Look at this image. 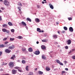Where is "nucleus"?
I'll use <instances>...</instances> for the list:
<instances>
[{
	"mask_svg": "<svg viewBox=\"0 0 75 75\" xmlns=\"http://www.w3.org/2000/svg\"><path fill=\"white\" fill-rule=\"evenodd\" d=\"M15 48V46L14 45H12L11 46H9L8 48L10 50H13Z\"/></svg>",
	"mask_w": 75,
	"mask_h": 75,
	"instance_id": "423d86ee",
	"label": "nucleus"
},
{
	"mask_svg": "<svg viewBox=\"0 0 75 75\" xmlns=\"http://www.w3.org/2000/svg\"><path fill=\"white\" fill-rule=\"evenodd\" d=\"M35 21H36V22H38V23H39L40 22V19L38 18H36L35 19Z\"/></svg>",
	"mask_w": 75,
	"mask_h": 75,
	"instance_id": "4468645a",
	"label": "nucleus"
},
{
	"mask_svg": "<svg viewBox=\"0 0 75 75\" xmlns=\"http://www.w3.org/2000/svg\"><path fill=\"white\" fill-rule=\"evenodd\" d=\"M22 50L23 51H25V49H24L23 48L22 49Z\"/></svg>",
	"mask_w": 75,
	"mask_h": 75,
	"instance_id": "79ce46f5",
	"label": "nucleus"
},
{
	"mask_svg": "<svg viewBox=\"0 0 75 75\" xmlns=\"http://www.w3.org/2000/svg\"><path fill=\"white\" fill-rule=\"evenodd\" d=\"M7 39V38H5L3 39L4 41H6Z\"/></svg>",
	"mask_w": 75,
	"mask_h": 75,
	"instance_id": "72a5a7b5",
	"label": "nucleus"
},
{
	"mask_svg": "<svg viewBox=\"0 0 75 75\" xmlns=\"http://www.w3.org/2000/svg\"><path fill=\"white\" fill-rule=\"evenodd\" d=\"M7 25L6 24H4L3 25V27H5L6 28H7Z\"/></svg>",
	"mask_w": 75,
	"mask_h": 75,
	"instance_id": "a878e982",
	"label": "nucleus"
},
{
	"mask_svg": "<svg viewBox=\"0 0 75 75\" xmlns=\"http://www.w3.org/2000/svg\"><path fill=\"white\" fill-rule=\"evenodd\" d=\"M72 58H73L74 59H75V56H74L72 57Z\"/></svg>",
	"mask_w": 75,
	"mask_h": 75,
	"instance_id": "49530a36",
	"label": "nucleus"
},
{
	"mask_svg": "<svg viewBox=\"0 0 75 75\" xmlns=\"http://www.w3.org/2000/svg\"><path fill=\"white\" fill-rule=\"evenodd\" d=\"M21 24L23 25L24 26H26L27 24L25 23L24 22L22 21L21 22Z\"/></svg>",
	"mask_w": 75,
	"mask_h": 75,
	"instance_id": "ddd939ff",
	"label": "nucleus"
},
{
	"mask_svg": "<svg viewBox=\"0 0 75 75\" xmlns=\"http://www.w3.org/2000/svg\"><path fill=\"white\" fill-rule=\"evenodd\" d=\"M47 39H45L43 40H42V41L43 42H46L47 41Z\"/></svg>",
	"mask_w": 75,
	"mask_h": 75,
	"instance_id": "412c9836",
	"label": "nucleus"
},
{
	"mask_svg": "<svg viewBox=\"0 0 75 75\" xmlns=\"http://www.w3.org/2000/svg\"><path fill=\"white\" fill-rule=\"evenodd\" d=\"M65 48V49H68V46H66Z\"/></svg>",
	"mask_w": 75,
	"mask_h": 75,
	"instance_id": "a18cd8bd",
	"label": "nucleus"
},
{
	"mask_svg": "<svg viewBox=\"0 0 75 75\" xmlns=\"http://www.w3.org/2000/svg\"><path fill=\"white\" fill-rule=\"evenodd\" d=\"M1 9H2V10H4V8L2 7L1 8Z\"/></svg>",
	"mask_w": 75,
	"mask_h": 75,
	"instance_id": "052dcab7",
	"label": "nucleus"
},
{
	"mask_svg": "<svg viewBox=\"0 0 75 75\" xmlns=\"http://www.w3.org/2000/svg\"><path fill=\"white\" fill-rule=\"evenodd\" d=\"M18 38L19 39H22V38H23L22 37V36H18Z\"/></svg>",
	"mask_w": 75,
	"mask_h": 75,
	"instance_id": "cd10ccee",
	"label": "nucleus"
},
{
	"mask_svg": "<svg viewBox=\"0 0 75 75\" xmlns=\"http://www.w3.org/2000/svg\"><path fill=\"white\" fill-rule=\"evenodd\" d=\"M65 33V31H62V33Z\"/></svg>",
	"mask_w": 75,
	"mask_h": 75,
	"instance_id": "13d9d810",
	"label": "nucleus"
},
{
	"mask_svg": "<svg viewBox=\"0 0 75 75\" xmlns=\"http://www.w3.org/2000/svg\"><path fill=\"white\" fill-rule=\"evenodd\" d=\"M14 69H17V70H18V71H19V72H21V67H14Z\"/></svg>",
	"mask_w": 75,
	"mask_h": 75,
	"instance_id": "7ed1b4c3",
	"label": "nucleus"
},
{
	"mask_svg": "<svg viewBox=\"0 0 75 75\" xmlns=\"http://www.w3.org/2000/svg\"><path fill=\"white\" fill-rule=\"evenodd\" d=\"M8 42H4V44H8Z\"/></svg>",
	"mask_w": 75,
	"mask_h": 75,
	"instance_id": "c03bdc74",
	"label": "nucleus"
},
{
	"mask_svg": "<svg viewBox=\"0 0 75 75\" xmlns=\"http://www.w3.org/2000/svg\"><path fill=\"white\" fill-rule=\"evenodd\" d=\"M11 32H12V33H13L14 32V29H11Z\"/></svg>",
	"mask_w": 75,
	"mask_h": 75,
	"instance_id": "58836bf2",
	"label": "nucleus"
},
{
	"mask_svg": "<svg viewBox=\"0 0 75 75\" xmlns=\"http://www.w3.org/2000/svg\"><path fill=\"white\" fill-rule=\"evenodd\" d=\"M42 4H44L45 3V2L44 1H42Z\"/></svg>",
	"mask_w": 75,
	"mask_h": 75,
	"instance_id": "6e6d98bb",
	"label": "nucleus"
},
{
	"mask_svg": "<svg viewBox=\"0 0 75 75\" xmlns=\"http://www.w3.org/2000/svg\"><path fill=\"white\" fill-rule=\"evenodd\" d=\"M56 24H58V22H56Z\"/></svg>",
	"mask_w": 75,
	"mask_h": 75,
	"instance_id": "338daca9",
	"label": "nucleus"
},
{
	"mask_svg": "<svg viewBox=\"0 0 75 75\" xmlns=\"http://www.w3.org/2000/svg\"><path fill=\"white\" fill-rule=\"evenodd\" d=\"M7 64V63L4 64L3 65H6Z\"/></svg>",
	"mask_w": 75,
	"mask_h": 75,
	"instance_id": "e2e57ef3",
	"label": "nucleus"
},
{
	"mask_svg": "<svg viewBox=\"0 0 75 75\" xmlns=\"http://www.w3.org/2000/svg\"><path fill=\"white\" fill-rule=\"evenodd\" d=\"M72 52V51L71 50L69 52V54H71V52Z\"/></svg>",
	"mask_w": 75,
	"mask_h": 75,
	"instance_id": "5fc2aeb1",
	"label": "nucleus"
},
{
	"mask_svg": "<svg viewBox=\"0 0 75 75\" xmlns=\"http://www.w3.org/2000/svg\"><path fill=\"white\" fill-rule=\"evenodd\" d=\"M42 58L43 59H46V57L45 55H42Z\"/></svg>",
	"mask_w": 75,
	"mask_h": 75,
	"instance_id": "f3484780",
	"label": "nucleus"
},
{
	"mask_svg": "<svg viewBox=\"0 0 75 75\" xmlns=\"http://www.w3.org/2000/svg\"><path fill=\"white\" fill-rule=\"evenodd\" d=\"M0 71H3V69H0Z\"/></svg>",
	"mask_w": 75,
	"mask_h": 75,
	"instance_id": "de8ad7c7",
	"label": "nucleus"
},
{
	"mask_svg": "<svg viewBox=\"0 0 75 75\" xmlns=\"http://www.w3.org/2000/svg\"><path fill=\"white\" fill-rule=\"evenodd\" d=\"M12 73L13 74H17V70L14 69H13L12 70Z\"/></svg>",
	"mask_w": 75,
	"mask_h": 75,
	"instance_id": "39448f33",
	"label": "nucleus"
},
{
	"mask_svg": "<svg viewBox=\"0 0 75 75\" xmlns=\"http://www.w3.org/2000/svg\"><path fill=\"white\" fill-rule=\"evenodd\" d=\"M4 47V45L3 44L0 45V48H3Z\"/></svg>",
	"mask_w": 75,
	"mask_h": 75,
	"instance_id": "bb28decb",
	"label": "nucleus"
},
{
	"mask_svg": "<svg viewBox=\"0 0 75 75\" xmlns=\"http://www.w3.org/2000/svg\"><path fill=\"white\" fill-rule=\"evenodd\" d=\"M57 33H58V34H59V33H60V32L59 31H58Z\"/></svg>",
	"mask_w": 75,
	"mask_h": 75,
	"instance_id": "bf43d9fd",
	"label": "nucleus"
},
{
	"mask_svg": "<svg viewBox=\"0 0 75 75\" xmlns=\"http://www.w3.org/2000/svg\"><path fill=\"white\" fill-rule=\"evenodd\" d=\"M41 32H42V33H43L44 32V31L42 30V31H41Z\"/></svg>",
	"mask_w": 75,
	"mask_h": 75,
	"instance_id": "0e129e2a",
	"label": "nucleus"
},
{
	"mask_svg": "<svg viewBox=\"0 0 75 75\" xmlns=\"http://www.w3.org/2000/svg\"><path fill=\"white\" fill-rule=\"evenodd\" d=\"M50 68L48 67H46V71H50Z\"/></svg>",
	"mask_w": 75,
	"mask_h": 75,
	"instance_id": "aec40b11",
	"label": "nucleus"
},
{
	"mask_svg": "<svg viewBox=\"0 0 75 75\" xmlns=\"http://www.w3.org/2000/svg\"><path fill=\"white\" fill-rule=\"evenodd\" d=\"M8 24L9 25H10V26H12V25H13V24H12V23H11V22H8Z\"/></svg>",
	"mask_w": 75,
	"mask_h": 75,
	"instance_id": "4be33fe9",
	"label": "nucleus"
},
{
	"mask_svg": "<svg viewBox=\"0 0 75 75\" xmlns=\"http://www.w3.org/2000/svg\"><path fill=\"white\" fill-rule=\"evenodd\" d=\"M8 65L11 68H13L14 67V62H11L9 63Z\"/></svg>",
	"mask_w": 75,
	"mask_h": 75,
	"instance_id": "f03ea898",
	"label": "nucleus"
},
{
	"mask_svg": "<svg viewBox=\"0 0 75 75\" xmlns=\"http://www.w3.org/2000/svg\"><path fill=\"white\" fill-rule=\"evenodd\" d=\"M14 38H10V41H14Z\"/></svg>",
	"mask_w": 75,
	"mask_h": 75,
	"instance_id": "c756f323",
	"label": "nucleus"
},
{
	"mask_svg": "<svg viewBox=\"0 0 75 75\" xmlns=\"http://www.w3.org/2000/svg\"><path fill=\"white\" fill-rule=\"evenodd\" d=\"M0 13H2V11L0 9Z\"/></svg>",
	"mask_w": 75,
	"mask_h": 75,
	"instance_id": "680f3d73",
	"label": "nucleus"
},
{
	"mask_svg": "<svg viewBox=\"0 0 75 75\" xmlns=\"http://www.w3.org/2000/svg\"><path fill=\"white\" fill-rule=\"evenodd\" d=\"M2 54H3V53L2 52H0V57L1 56V55H2Z\"/></svg>",
	"mask_w": 75,
	"mask_h": 75,
	"instance_id": "a19ab883",
	"label": "nucleus"
},
{
	"mask_svg": "<svg viewBox=\"0 0 75 75\" xmlns=\"http://www.w3.org/2000/svg\"><path fill=\"white\" fill-rule=\"evenodd\" d=\"M41 48L43 50H45V49L46 48L45 46L43 45H42L41 46Z\"/></svg>",
	"mask_w": 75,
	"mask_h": 75,
	"instance_id": "dca6fc26",
	"label": "nucleus"
},
{
	"mask_svg": "<svg viewBox=\"0 0 75 75\" xmlns=\"http://www.w3.org/2000/svg\"><path fill=\"white\" fill-rule=\"evenodd\" d=\"M18 5L20 6H22V4H21V3H20V2H19L18 3Z\"/></svg>",
	"mask_w": 75,
	"mask_h": 75,
	"instance_id": "473e14b6",
	"label": "nucleus"
},
{
	"mask_svg": "<svg viewBox=\"0 0 75 75\" xmlns=\"http://www.w3.org/2000/svg\"><path fill=\"white\" fill-rule=\"evenodd\" d=\"M38 73L39 74H40V75H42V74H43V72L40 71H38Z\"/></svg>",
	"mask_w": 75,
	"mask_h": 75,
	"instance_id": "5701e85b",
	"label": "nucleus"
},
{
	"mask_svg": "<svg viewBox=\"0 0 75 75\" xmlns=\"http://www.w3.org/2000/svg\"><path fill=\"white\" fill-rule=\"evenodd\" d=\"M68 19L69 20V21H70V20H72V18H68Z\"/></svg>",
	"mask_w": 75,
	"mask_h": 75,
	"instance_id": "4c0bfd02",
	"label": "nucleus"
},
{
	"mask_svg": "<svg viewBox=\"0 0 75 75\" xmlns=\"http://www.w3.org/2000/svg\"><path fill=\"white\" fill-rule=\"evenodd\" d=\"M26 20L27 21H30V22H31V19L28 18H27Z\"/></svg>",
	"mask_w": 75,
	"mask_h": 75,
	"instance_id": "b1692460",
	"label": "nucleus"
},
{
	"mask_svg": "<svg viewBox=\"0 0 75 75\" xmlns=\"http://www.w3.org/2000/svg\"><path fill=\"white\" fill-rule=\"evenodd\" d=\"M5 52H6V53H7L8 54L11 52V50H10L8 49H6L5 50Z\"/></svg>",
	"mask_w": 75,
	"mask_h": 75,
	"instance_id": "0eeeda50",
	"label": "nucleus"
},
{
	"mask_svg": "<svg viewBox=\"0 0 75 75\" xmlns=\"http://www.w3.org/2000/svg\"><path fill=\"white\" fill-rule=\"evenodd\" d=\"M28 50L29 52H32L33 51V49L31 47L29 48Z\"/></svg>",
	"mask_w": 75,
	"mask_h": 75,
	"instance_id": "2eb2a0df",
	"label": "nucleus"
},
{
	"mask_svg": "<svg viewBox=\"0 0 75 75\" xmlns=\"http://www.w3.org/2000/svg\"><path fill=\"white\" fill-rule=\"evenodd\" d=\"M69 30L70 32H71L72 33L73 31H74V29H73V28L72 27H70L69 28Z\"/></svg>",
	"mask_w": 75,
	"mask_h": 75,
	"instance_id": "9d476101",
	"label": "nucleus"
},
{
	"mask_svg": "<svg viewBox=\"0 0 75 75\" xmlns=\"http://www.w3.org/2000/svg\"><path fill=\"white\" fill-rule=\"evenodd\" d=\"M50 8H51V9H54V7H53V6L52 5V4H49Z\"/></svg>",
	"mask_w": 75,
	"mask_h": 75,
	"instance_id": "f8f14e48",
	"label": "nucleus"
},
{
	"mask_svg": "<svg viewBox=\"0 0 75 75\" xmlns=\"http://www.w3.org/2000/svg\"><path fill=\"white\" fill-rule=\"evenodd\" d=\"M4 4L5 5V6H10V3L8 1L5 0L4 1Z\"/></svg>",
	"mask_w": 75,
	"mask_h": 75,
	"instance_id": "f257e3e1",
	"label": "nucleus"
},
{
	"mask_svg": "<svg viewBox=\"0 0 75 75\" xmlns=\"http://www.w3.org/2000/svg\"><path fill=\"white\" fill-rule=\"evenodd\" d=\"M3 1V0H0V1Z\"/></svg>",
	"mask_w": 75,
	"mask_h": 75,
	"instance_id": "774afa93",
	"label": "nucleus"
},
{
	"mask_svg": "<svg viewBox=\"0 0 75 75\" xmlns=\"http://www.w3.org/2000/svg\"><path fill=\"white\" fill-rule=\"evenodd\" d=\"M6 32L7 34H9L10 33V31L8 30H6Z\"/></svg>",
	"mask_w": 75,
	"mask_h": 75,
	"instance_id": "f704fd0d",
	"label": "nucleus"
},
{
	"mask_svg": "<svg viewBox=\"0 0 75 75\" xmlns=\"http://www.w3.org/2000/svg\"><path fill=\"white\" fill-rule=\"evenodd\" d=\"M15 58H16V56H15V55L14 54L12 55V56L11 57V59L13 60H14Z\"/></svg>",
	"mask_w": 75,
	"mask_h": 75,
	"instance_id": "9b49d317",
	"label": "nucleus"
},
{
	"mask_svg": "<svg viewBox=\"0 0 75 75\" xmlns=\"http://www.w3.org/2000/svg\"><path fill=\"white\" fill-rule=\"evenodd\" d=\"M55 61L57 62V63H58V64H60V65H64V64H63L59 60H58V59H56Z\"/></svg>",
	"mask_w": 75,
	"mask_h": 75,
	"instance_id": "20e7f679",
	"label": "nucleus"
},
{
	"mask_svg": "<svg viewBox=\"0 0 75 75\" xmlns=\"http://www.w3.org/2000/svg\"><path fill=\"white\" fill-rule=\"evenodd\" d=\"M40 6H39V5L37 6V7H38V8H40Z\"/></svg>",
	"mask_w": 75,
	"mask_h": 75,
	"instance_id": "3c124183",
	"label": "nucleus"
},
{
	"mask_svg": "<svg viewBox=\"0 0 75 75\" xmlns=\"http://www.w3.org/2000/svg\"><path fill=\"white\" fill-rule=\"evenodd\" d=\"M75 49H72V52H73V51H75Z\"/></svg>",
	"mask_w": 75,
	"mask_h": 75,
	"instance_id": "864d4df0",
	"label": "nucleus"
},
{
	"mask_svg": "<svg viewBox=\"0 0 75 75\" xmlns=\"http://www.w3.org/2000/svg\"><path fill=\"white\" fill-rule=\"evenodd\" d=\"M35 71H37V68L35 69Z\"/></svg>",
	"mask_w": 75,
	"mask_h": 75,
	"instance_id": "69168bd1",
	"label": "nucleus"
},
{
	"mask_svg": "<svg viewBox=\"0 0 75 75\" xmlns=\"http://www.w3.org/2000/svg\"><path fill=\"white\" fill-rule=\"evenodd\" d=\"M40 53V51L39 50H37L35 51V52H34L35 54V55H39V54Z\"/></svg>",
	"mask_w": 75,
	"mask_h": 75,
	"instance_id": "6e6552de",
	"label": "nucleus"
},
{
	"mask_svg": "<svg viewBox=\"0 0 75 75\" xmlns=\"http://www.w3.org/2000/svg\"><path fill=\"white\" fill-rule=\"evenodd\" d=\"M20 11V12H19L20 14H21L22 13V12L21 11Z\"/></svg>",
	"mask_w": 75,
	"mask_h": 75,
	"instance_id": "09e8293b",
	"label": "nucleus"
},
{
	"mask_svg": "<svg viewBox=\"0 0 75 75\" xmlns=\"http://www.w3.org/2000/svg\"><path fill=\"white\" fill-rule=\"evenodd\" d=\"M53 37L54 38H57V35H53Z\"/></svg>",
	"mask_w": 75,
	"mask_h": 75,
	"instance_id": "6ab92c4d",
	"label": "nucleus"
},
{
	"mask_svg": "<svg viewBox=\"0 0 75 75\" xmlns=\"http://www.w3.org/2000/svg\"><path fill=\"white\" fill-rule=\"evenodd\" d=\"M40 28H37V31L38 32H39V33H41V31L40 30Z\"/></svg>",
	"mask_w": 75,
	"mask_h": 75,
	"instance_id": "a211bd4d",
	"label": "nucleus"
},
{
	"mask_svg": "<svg viewBox=\"0 0 75 75\" xmlns=\"http://www.w3.org/2000/svg\"><path fill=\"white\" fill-rule=\"evenodd\" d=\"M64 62L65 64H66L67 63V61H64Z\"/></svg>",
	"mask_w": 75,
	"mask_h": 75,
	"instance_id": "37998d69",
	"label": "nucleus"
},
{
	"mask_svg": "<svg viewBox=\"0 0 75 75\" xmlns=\"http://www.w3.org/2000/svg\"><path fill=\"white\" fill-rule=\"evenodd\" d=\"M7 30V29H5V28H3L2 29V31H3V32H6V31Z\"/></svg>",
	"mask_w": 75,
	"mask_h": 75,
	"instance_id": "393cba45",
	"label": "nucleus"
},
{
	"mask_svg": "<svg viewBox=\"0 0 75 75\" xmlns=\"http://www.w3.org/2000/svg\"><path fill=\"white\" fill-rule=\"evenodd\" d=\"M28 75H33V73L32 72H29Z\"/></svg>",
	"mask_w": 75,
	"mask_h": 75,
	"instance_id": "c85d7f7f",
	"label": "nucleus"
},
{
	"mask_svg": "<svg viewBox=\"0 0 75 75\" xmlns=\"http://www.w3.org/2000/svg\"><path fill=\"white\" fill-rule=\"evenodd\" d=\"M65 70H66V71H68V69L65 68Z\"/></svg>",
	"mask_w": 75,
	"mask_h": 75,
	"instance_id": "603ef678",
	"label": "nucleus"
},
{
	"mask_svg": "<svg viewBox=\"0 0 75 75\" xmlns=\"http://www.w3.org/2000/svg\"><path fill=\"white\" fill-rule=\"evenodd\" d=\"M18 10H19V11H21V8L20 7H18Z\"/></svg>",
	"mask_w": 75,
	"mask_h": 75,
	"instance_id": "ea45409f",
	"label": "nucleus"
},
{
	"mask_svg": "<svg viewBox=\"0 0 75 75\" xmlns=\"http://www.w3.org/2000/svg\"><path fill=\"white\" fill-rule=\"evenodd\" d=\"M64 28L65 30H68V28L65 26L64 27Z\"/></svg>",
	"mask_w": 75,
	"mask_h": 75,
	"instance_id": "7c9ffc66",
	"label": "nucleus"
},
{
	"mask_svg": "<svg viewBox=\"0 0 75 75\" xmlns=\"http://www.w3.org/2000/svg\"><path fill=\"white\" fill-rule=\"evenodd\" d=\"M28 66H27L25 68V69L26 71H28Z\"/></svg>",
	"mask_w": 75,
	"mask_h": 75,
	"instance_id": "2f4dec72",
	"label": "nucleus"
},
{
	"mask_svg": "<svg viewBox=\"0 0 75 75\" xmlns=\"http://www.w3.org/2000/svg\"><path fill=\"white\" fill-rule=\"evenodd\" d=\"M36 43L37 44H39V42L38 41Z\"/></svg>",
	"mask_w": 75,
	"mask_h": 75,
	"instance_id": "4d7b16f0",
	"label": "nucleus"
},
{
	"mask_svg": "<svg viewBox=\"0 0 75 75\" xmlns=\"http://www.w3.org/2000/svg\"><path fill=\"white\" fill-rule=\"evenodd\" d=\"M22 62L23 64H25V62H25V60H23L22 61Z\"/></svg>",
	"mask_w": 75,
	"mask_h": 75,
	"instance_id": "c9c22d12",
	"label": "nucleus"
},
{
	"mask_svg": "<svg viewBox=\"0 0 75 75\" xmlns=\"http://www.w3.org/2000/svg\"><path fill=\"white\" fill-rule=\"evenodd\" d=\"M2 20V19L1 18V17L0 16V21Z\"/></svg>",
	"mask_w": 75,
	"mask_h": 75,
	"instance_id": "8fccbe9b",
	"label": "nucleus"
},
{
	"mask_svg": "<svg viewBox=\"0 0 75 75\" xmlns=\"http://www.w3.org/2000/svg\"><path fill=\"white\" fill-rule=\"evenodd\" d=\"M67 42L68 45H70L71 43V40H67Z\"/></svg>",
	"mask_w": 75,
	"mask_h": 75,
	"instance_id": "1a4fd4ad",
	"label": "nucleus"
},
{
	"mask_svg": "<svg viewBox=\"0 0 75 75\" xmlns=\"http://www.w3.org/2000/svg\"><path fill=\"white\" fill-rule=\"evenodd\" d=\"M62 75H63V74H65V71H62Z\"/></svg>",
	"mask_w": 75,
	"mask_h": 75,
	"instance_id": "e433bc0d",
	"label": "nucleus"
}]
</instances>
